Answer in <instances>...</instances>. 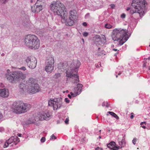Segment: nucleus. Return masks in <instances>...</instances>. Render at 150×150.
Masks as SVG:
<instances>
[{
    "label": "nucleus",
    "mask_w": 150,
    "mask_h": 150,
    "mask_svg": "<svg viewBox=\"0 0 150 150\" xmlns=\"http://www.w3.org/2000/svg\"><path fill=\"white\" fill-rule=\"evenodd\" d=\"M65 101L67 103H69V102L70 100L67 98H65Z\"/></svg>",
    "instance_id": "37"
},
{
    "label": "nucleus",
    "mask_w": 150,
    "mask_h": 150,
    "mask_svg": "<svg viewBox=\"0 0 150 150\" xmlns=\"http://www.w3.org/2000/svg\"><path fill=\"white\" fill-rule=\"evenodd\" d=\"M70 94V95L71 96H72L73 97H75V96H74L76 94L75 93H74L72 92H71Z\"/></svg>",
    "instance_id": "45"
},
{
    "label": "nucleus",
    "mask_w": 150,
    "mask_h": 150,
    "mask_svg": "<svg viewBox=\"0 0 150 150\" xmlns=\"http://www.w3.org/2000/svg\"><path fill=\"white\" fill-rule=\"evenodd\" d=\"M40 117L41 119L46 120H49L51 118V116L50 113L47 111L43 112L41 114Z\"/></svg>",
    "instance_id": "17"
},
{
    "label": "nucleus",
    "mask_w": 150,
    "mask_h": 150,
    "mask_svg": "<svg viewBox=\"0 0 150 150\" xmlns=\"http://www.w3.org/2000/svg\"><path fill=\"white\" fill-rule=\"evenodd\" d=\"M110 7L112 9L114 8L115 6V5L113 4H111L110 5Z\"/></svg>",
    "instance_id": "36"
},
{
    "label": "nucleus",
    "mask_w": 150,
    "mask_h": 150,
    "mask_svg": "<svg viewBox=\"0 0 150 150\" xmlns=\"http://www.w3.org/2000/svg\"><path fill=\"white\" fill-rule=\"evenodd\" d=\"M82 40H83V41H84V40H83V39H82Z\"/></svg>",
    "instance_id": "63"
},
{
    "label": "nucleus",
    "mask_w": 150,
    "mask_h": 150,
    "mask_svg": "<svg viewBox=\"0 0 150 150\" xmlns=\"http://www.w3.org/2000/svg\"><path fill=\"white\" fill-rule=\"evenodd\" d=\"M40 90V86L37 83L33 86H28V91L29 93L33 94L39 92Z\"/></svg>",
    "instance_id": "12"
},
{
    "label": "nucleus",
    "mask_w": 150,
    "mask_h": 150,
    "mask_svg": "<svg viewBox=\"0 0 150 150\" xmlns=\"http://www.w3.org/2000/svg\"><path fill=\"white\" fill-rule=\"evenodd\" d=\"M116 144L115 142L113 141L111 142L110 143L107 144L108 148L111 149L113 150H118L119 149L120 146H116Z\"/></svg>",
    "instance_id": "14"
},
{
    "label": "nucleus",
    "mask_w": 150,
    "mask_h": 150,
    "mask_svg": "<svg viewBox=\"0 0 150 150\" xmlns=\"http://www.w3.org/2000/svg\"><path fill=\"white\" fill-rule=\"evenodd\" d=\"M101 131V130L99 131V132H100Z\"/></svg>",
    "instance_id": "64"
},
{
    "label": "nucleus",
    "mask_w": 150,
    "mask_h": 150,
    "mask_svg": "<svg viewBox=\"0 0 150 150\" xmlns=\"http://www.w3.org/2000/svg\"><path fill=\"white\" fill-rule=\"evenodd\" d=\"M33 0H31L30 1V3H33Z\"/></svg>",
    "instance_id": "54"
},
{
    "label": "nucleus",
    "mask_w": 150,
    "mask_h": 150,
    "mask_svg": "<svg viewBox=\"0 0 150 150\" xmlns=\"http://www.w3.org/2000/svg\"><path fill=\"white\" fill-rule=\"evenodd\" d=\"M117 76H118L117 75H116V77L117 78Z\"/></svg>",
    "instance_id": "61"
},
{
    "label": "nucleus",
    "mask_w": 150,
    "mask_h": 150,
    "mask_svg": "<svg viewBox=\"0 0 150 150\" xmlns=\"http://www.w3.org/2000/svg\"><path fill=\"white\" fill-rule=\"evenodd\" d=\"M19 139L16 136L11 137L5 142L3 147L4 148L7 147L8 146L12 147L13 149H15L19 147L18 145L20 142Z\"/></svg>",
    "instance_id": "8"
},
{
    "label": "nucleus",
    "mask_w": 150,
    "mask_h": 150,
    "mask_svg": "<svg viewBox=\"0 0 150 150\" xmlns=\"http://www.w3.org/2000/svg\"><path fill=\"white\" fill-rule=\"evenodd\" d=\"M104 27L107 29H111L112 28L114 27L112 24L108 23L105 24Z\"/></svg>",
    "instance_id": "22"
},
{
    "label": "nucleus",
    "mask_w": 150,
    "mask_h": 150,
    "mask_svg": "<svg viewBox=\"0 0 150 150\" xmlns=\"http://www.w3.org/2000/svg\"><path fill=\"white\" fill-rule=\"evenodd\" d=\"M147 4V2L145 0H133L132 5L134 9L130 10V14H133L137 13L139 15H140L141 13L144 12L146 6Z\"/></svg>",
    "instance_id": "4"
},
{
    "label": "nucleus",
    "mask_w": 150,
    "mask_h": 150,
    "mask_svg": "<svg viewBox=\"0 0 150 150\" xmlns=\"http://www.w3.org/2000/svg\"><path fill=\"white\" fill-rule=\"evenodd\" d=\"M21 134L19 135L18 136L19 137H21Z\"/></svg>",
    "instance_id": "57"
},
{
    "label": "nucleus",
    "mask_w": 150,
    "mask_h": 150,
    "mask_svg": "<svg viewBox=\"0 0 150 150\" xmlns=\"http://www.w3.org/2000/svg\"><path fill=\"white\" fill-rule=\"evenodd\" d=\"M3 115L0 112V120L2 118Z\"/></svg>",
    "instance_id": "48"
},
{
    "label": "nucleus",
    "mask_w": 150,
    "mask_h": 150,
    "mask_svg": "<svg viewBox=\"0 0 150 150\" xmlns=\"http://www.w3.org/2000/svg\"><path fill=\"white\" fill-rule=\"evenodd\" d=\"M144 124H145V125H146V123L145 122H142L140 123V125H142Z\"/></svg>",
    "instance_id": "46"
},
{
    "label": "nucleus",
    "mask_w": 150,
    "mask_h": 150,
    "mask_svg": "<svg viewBox=\"0 0 150 150\" xmlns=\"http://www.w3.org/2000/svg\"><path fill=\"white\" fill-rule=\"evenodd\" d=\"M19 69L23 71H25L26 70V68L25 67H23Z\"/></svg>",
    "instance_id": "40"
},
{
    "label": "nucleus",
    "mask_w": 150,
    "mask_h": 150,
    "mask_svg": "<svg viewBox=\"0 0 150 150\" xmlns=\"http://www.w3.org/2000/svg\"><path fill=\"white\" fill-rule=\"evenodd\" d=\"M51 9L55 15L60 16L61 18V21L65 23L67 25L72 26L77 20L78 16L76 10H73L69 12V16L67 18L66 9L64 4L59 1H53L50 5Z\"/></svg>",
    "instance_id": "1"
},
{
    "label": "nucleus",
    "mask_w": 150,
    "mask_h": 150,
    "mask_svg": "<svg viewBox=\"0 0 150 150\" xmlns=\"http://www.w3.org/2000/svg\"><path fill=\"white\" fill-rule=\"evenodd\" d=\"M6 74V78L10 83H13L16 79L25 78V75L20 71H10V70L7 69Z\"/></svg>",
    "instance_id": "6"
},
{
    "label": "nucleus",
    "mask_w": 150,
    "mask_h": 150,
    "mask_svg": "<svg viewBox=\"0 0 150 150\" xmlns=\"http://www.w3.org/2000/svg\"><path fill=\"white\" fill-rule=\"evenodd\" d=\"M68 96L70 99L71 98V96L70 94H68Z\"/></svg>",
    "instance_id": "49"
},
{
    "label": "nucleus",
    "mask_w": 150,
    "mask_h": 150,
    "mask_svg": "<svg viewBox=\"0 0 150 150\" xmlns=\"http://www.w3.org/2000/svg\"><path fill=\"white\" fill-rule=\"evenodd\" d=\"M129 37H126L125 36L124 37H123L120 40H119L117 41L119 42L118 45L120 46H121L129 38Z\"/></svg>",
    "instance_id": "19"
},
{
    "label": "nucleus",
    "mask_w": 150,
    "mask_h": 150,
    "mask_svg": "<svg viewBox=\"0 0 150 150\" xmlns=\"http://www.w3.org/2000/svg\"><path fill=\"white\" fill-rule=\"evenodd\" d=\"M45 137H42L40 139V141L41 142H45Z\"/></svg>",
    "instance_id": "30"
},
{
    "label": "nucleus",
    "mask_w": 150,
    "mask_h": 150,
    "mask_svg": "<svg viewBox=\"0 0 150 150\" xmlns=\"http://www.w3.org/2000/svg\"><path fill=\"white\" fill-rule=\"evenodd\" d=\"M99 137L100 138H101V136H99Z\"/></svg>",
    "instance_id": "59"
},
{
    "label": "nucleus",
    "mask_w": 150,
    "mask_h": 150,
    "mask_svg": "<svg viewBox=\"0 0 150 150\" xmlns=\"http://www.w3.org/2000/svg\"><path fill=\"white\" fill-rule=\"evenodd\" d=\"M42 5V4H36L34 6L31 7L32 11L34 13H38L43 9Z\"/></svg>",
    "instance_id": "13"
},
{
    "label": "nucleus",
    "mask_w": 150,
    "mask_h": 150,
    "mask_svg": "<svg viewBox=\"0 0 150 150\" xmlns=\"http://www.w3.org/2000/svg\"><path fill=\"white\" fill-rule=\"evenodd\" d=\"M125 142L124 139L123 140V139H122V141H121V142H120L119 143V144L121 145H125Z\"/></svg>",
    "instance_id": "29"
},
{
    "label": "nucleus",
    "mask_w": 150,
    "mask_h": 150,
    "mask_svg": "<svg viewBox=\"0 0 150 150\" xmlns=\"http://www.w3.org/2000/svg\"><path fill=\"white\" fill-rule=\"evenodd\" d=\"M62 99L61 98L50 99L48 101V105L52 106L54 110L60 108L62 106Z\"/></svg>",
    "instance_id": "9"
},
{
    "label": "nucleus",
    "mask_w": 150,
    "mask_h": 150,
    "mask_svg": "<svg viewBox=\"0 0 150 150\" xmlns=\"http://www.w3.org/2000/svg\"><path fill=\"white\" fill-rule=\"evenodd\" d=\"M73 149H73V148H72V149H71V150H73Z\"/></svg>",
    "instance_id": "62"
},
{
    "label": "nucleus",
    "mask_w": 150,
    "mask_h": 150,
    "mask_svg": "<svg viewBox=\"0 0 150 150\" xmlns=\"http://www.w3.org/2000/svg\"><path fill=\"white\" fill-rule=\"evenodd\" d=\"M90 16V13H87L85 16V18H88Z\"/></svg>",
    "instance_id": "38"
},
{
    "label": "nucleus",
    "mask_w": 150,
    "mask_h": 150,
    "mask_svg": "<svg viewBox=\"0 0 150 150\" xmlns=\"http://www.w3.org/2000/svg\"><path fill=\"white\" fill-rule=\"evenodd\" d=\"M80 65V62L77 60L74 63H71V66L69 67L66 71V76L72 78L71 82L73 83H76L79 82V76L77 73Z\"/></svg>",
    "instance_id": "2"
},
{
    "label": "nucleus",
    "mask_w": 150,
    "mask_h": 150,
    "mask_svg": "<svg viewBox=\"0 0 150 150\" xmlns=\"http://www.w3.org/2000/svg\"><path fill=\"white\" fill-rule=\"evenodd\" d=\"M45 0H37L36 4H43L44 3Z\"/></svg>",
    "instance_id": "24"
},
{
    "label": "nucleus",
    "mask_w": 150,
    "mask_h": 150,
    "mask_svg": "<svg viewBox=\"0 0 150 150\" xmlns=\"http://www.w3.org/2000/svg\"><path fill=\"white\" fill-rule=\"evenodd\" d=\"M137 139L135 138H134L132 141V142L135 145L136 144V140H137Z\"/></svg>",
    "instance_id": "32"
},
{
    "label": "nucleus",
    "mask_w": 150,
    "mask_h": 150,
    "mask_svg": "<svg viewBox=\"0 0 150 150\" xmlns=\"http://www.w3.org/2000/svg\"><path fill=\"white\" fill-rule=\"evenodd\" d=\"M82 84L80 83L77 84V87L74 88V93H75L76 94L74 96H76L81 93L82 90Z\"/></svg>",
    "instance_id": "15"
},
{
    "label": "nucleus",
    "mask_w": 150,
    "mask_h": 150,
    "mask_svg": "<svg viewBox=\"0 0 150 150\" xmlns=\"http://www.w3.org/2000/svg\"><path fill=\"white\" fill-rule=\"evenodd\" d=\"M25 84L23 83H20L19 85V87L20 88L22 89L23 90H24V89L25 88Z\"/></svg>",
    "instance_id": "23"
},
{
    "label": "nucleus",
    "mask_w": 150,
    "mask_h": 150,
    "mask_svg": "<svg viewBox=\"0 0 150 150\" xmlns=\"http://www.w3.org/2000/svg\"><path fill=\"white\" fill-rule=\"evenodd\" d=\"M60 64H61L62 67V68L63 69H64L65 70L66 69L65 66L66 67L67 64L66 63H61Z\"/></svg>",
    "instance_id": "26"
},
{
    "label": "nucleus",
    "mask_w": 150,
    "mask_h": 150,
    "mask_svg": "<svg viewBox=\"0 0 150 150\" xmlns=\"http://www.w3.org/2000/svg\"><path fill=\"white\" fill-rule=\"evenodd\" d=\"M130 8L129 7H128V8H127L126 9V10L127 11H129V10H130Z\"/></svg>",
    "instance_id": "50"
},
{
    "label": "nucleus",
    "mask_w": 150,
    "mask_h": 150,
    "mask_svg": "<svg viewBox=\"0 0 150 150\" xmlns=\"http://www.w3.org/2000/svg\"><path fill=\"white\" fill-rule=\"evenodd\" d=\"M126 15L125 13H122V14L121 15V17L122 18H125Z\"/></svg>",
    "instance_id": "34"
},
{
    "label": "nucleus",
    "mask_w": 150,
    "mask_h": 150,
    "mask_svg": "<svg viewBox=\"0 0 150 150\" xmlns=\"http://www.w3.org/2000/svg\"><path fill=\"white\" fill-rule=\"evenodd\" d=\"M110 105L109 103H108L107 102V103H106V107L107 108H108L110 107Z\"/></svg>",
    "instance_id": "47"
},
{
    "label": "nucleus",
    "mask_w": 150,
    "mask_h": 150,
    "mask_svg": "<svg viewBox=\"0 0 150 150\" xmlns=\"http://www.w3.org/2000/svg\"><path fill=\"white\" fill-rule=\"evenodd\" d=\"M69 120L68 118H66L65 120L64 121V122L65 124H69Z\"/></svg>",
    "instance_id": "33"
},
{
    "label": "nucleus",
    "mask_w": 150,
    "mask_h": 150,
    "mask_svg": "<svg viewBox=\"0 0 150 150\" xmlns=\"http://www.w3.org/2000/svg\"><path fill=\"white\" fill-rule=\"evenodd\" d=\"M148 69L149 70H150V67H148Z\"/></svg>",
    "instance_id": "53"
},
{
    "label": "nucleus",
    "mask_w": 150,
    "mask_h": 150,
    "mask_svg": "<svg viewBox=\"0 0 150 150\" xmlns=\"http://www.w3.org/2000/svg\"><path fill=\"white\" fill-rule=\"evenodd\" d=\"M54 59L53 57H51L47 60L45 70L48 73H50L54 70Z\"/></svg>",
    "instance_id": "10"
},
{
    "label": "nucleus",
    "mask_w": 150,
    "mask_h": 150,
    "mask_svg": "<svg viewBox=\"0 0 150 150\" xmlns=\"http://www.w3.org/2000/svg\"><path fill=\"white\" fill-rule=\"evenodd\" d=\"M120 74H120V73H119L118 74V75H120Z\"/></svg>",
    "instance_id": "58"
},
{
    "label": "nucleus",
    "mask_w": 150,
    "mask_h": 150,
    "mask_svg": "<svg viewBox=\"0 0 150 150\" xmlns=\"http://www.w3.org/2000/svg\"><path fill=\"white\" fill-rule=\"evenodd\" d=\"M4 128L2 127H0V132H1L4 131Z\"/></svg>",
    "instance_id": "41"
},
{
    "label": "nucleus",
    "mask_w": 150,
    "mask_h": 150,
    "mask_svg": "<svg viewBox=\"0 0 150 150\" xmlns=\"http://www.w3.org/2000/svg\"><path fill=\"white\" fill-rule=\"evenodd\" d=\"M9 96L8 89L4 88L0 90V96L3 98L7 97Z\"/></svg>",
    "instance_id": "16"
},
{
    "label": "nucleus",
    "mask_w": 150,
    "mask_h": 150,
    "mask_svg": "<svg viewBox=\"0 0 150 150\" xmlns=\"http://www.w3.org/2000/svg\"><path fill=\"white\" fill-rule=\"evenodd\" d=\"M57 139V137L54 136V134H52L51 136L50 139V140L55 139Z\"/></svg>",
    "instance_id": "28"
},
{
    "label": "nucleus",
    "mask_w": 150,
    "mask_h": 150,
    "mask_svg": "<svg viewBox=\"0 0 150 150\" xmlns=\"http://www.w3.org/2000/svg\"><path fill=\"white\" fill-rule=\"evenodd\" d=\"M119 53V50H118V51H117V52L115 54H114V56L116 57L117 56V54H118Z\"/></svg>",
    "instance_id": "44"
},
{
    "label": "nucleus",
    "mask_w": 150,
    "mask_h": 150,
    "mask_svg": "<svg viewBox=\"0 0 150 150\" xmlns=\"http://www.w3.org/2000/svg\"><path fill=\"white\" fill-rule=\"evenodd\" d=\"M112 33V37L114 41H118L125 36L129 37L127 34V30L126 29L115 28L113 30Z\"/></svg>",
    "instance_id": "7"
},
{
    "label": "nucleus",
    "mask_w": 150,
    "mask_h": 150,
    "mask_svg": "<svg viewBox=\"0 0 150 150\" xmlns=\"http://www.w3.org/2000/svg\"><path fill=\"white\" fill-rule=\"evenodd\" d=\"M61 76L60 74L59 73H57L56 74L53 76V78L55 79H58Z\"/></svg>",
    "instance_id": "25"
},
{
    "label": "nucleus",
    "mask_w": 150,
    "mask_h": 150,
    "mask_svg": "<svg viewBox=\"0 0 150 150\" xmlns=\"http://www.w3.org/2000/svg\"><path fill=\"white\" fill-rule=\"evenodd\" d=\"M25 62L27 66L31 69H34L35 68L37 63L36 58L33 56L27 57L25 59Z\"/></svg>",
    "instance_id": "11"
},
{
    "label": "nucleus",
    "mask_w": 150,
    "mask_h": 150,
    "mask_svg": "<svg viewBox=\"0 0 150 150\" xmlns=\"http://www.w3.org/2000/svg\"><path fill=\"white\" fill-rule=\"evenodd\" d=\"M147 59H146V58H144V60H145V61H144V64L143 65V67L144 69V68H146V60Z\"/></svg>",
    "instance_id": "27"
},
{
    "label": "nucleus",
    "mask_w": 150,
    "mask_h": 150,
    "mask_svg": "<svg viewBox=\"0 0 150 150\" xmlns=\"http://www.w3.org/2000/svg\"><path fill=\"white\" fill-rule=\"evenodd\" d=\"M133 114H134L132 112L131 113V115L130 116V118L131 119H133L134 117Z\"/></svg>",
    "instance_id": "42"
},
{
    "label": "nucleus",
    "mask_w": 150,
    "mask_h": 150,
    "mask_svg": "<svg viewBox=\"0 0 150 150\" xmlns=\"http://www.w3.org/2000/svg\"><path fill=\"white\" fill-rule=\"evenodd\" d=\"M106 103H107V101H106H106H104V102H103V103H102V106L103 107H104L105 106H106Z\"/></svg>",
    "instance_id": "35"
},
{
    "label": "nucleus",
    "mask_w": 150,
    "mask_h": 150,
    "mask_svg": "<svg viewBox=\"0 0 150 150\" xmlns=\"http://www.w3.org/2000/svg\"><path fill=\"white\" fill-rule=\"evenodd\" d=\"M147 59H148L149 60H150V57H149Z\"/></svg>",
    "instance_id": "56"
},
{
    "label": "nucleus",
    "mask_w": 150,
    "mask_h": 150,
    "mask_svg": "<svg viewBox=\"0 0 150 150\" xmlns=\"http://www.w3.org/2000/svg\"><path fill=\"white\" fill-rule=\"evenodd\" d=\"M24 42L26 46L31 49H38L40 46V40L35 35H29L25 36Z\"/></svg>",
    "instance_id": "5"
},
{
    "label": "nucleus",
    "mask_w": 150,
    "mask_h": 150,
    "mask_svg": "<svg viewBox=\"0 0 150 150\" xmlns=\"http://www.w3.org/2000/svg\"><path fill=\"white\" fill-rule=\"evenodd\" d=\"M97 119H98V117H97Z\"/></svg>",
    "instance_id": "60"
},
{
    "label": "nucleus",
    "mask_w": 150,
    "mask_h": 150,
    "mask_svg": "<svg viewBox=\"0 0 150 150\" xmlns=\"http://www.w3.org/2000/svg\"><path fill=\"white\" fill-rule=\"evenodd\" d=\"M112 50L113 51H118V50H117V49H112Z\"/></svg>",
    "instance_id": "51"
},
{
    "label": "nucleus",
    "mask_w": 150,
    "mask_h": 150,
    "mask_svg": "<svg viewBox=\"0 0 150 150\" xmlns=\"http://www.w3.org/2000/svg\"><path fill=\"white\" fill-rule=\"evenodd\" d=\"M27 83L28 86H33L37 84L36 80L32 78H30L28 81Z\"/></svg>",
    "instance_id": "18"
},
{
    "label": "nucleus",
    "mask_w": 150,
    "mask_h": 150,
    "mask_svg": "<svg viewBox=\"0 0 150 150\" xmlns=\"http://www.w3.org/2000/svg\"><path fill=\"white\" fill-rule=\"evenodd\" d=\"M31 108V106L29 104L24 103L21 101L14 102L12 106L13 112L17 114L26 112Z\"/></svg>",
    "instance_id": "3"
},
{
    "label": "nucleus",
    "mask_w": 150,
    "mask_h": 150,
    "mask_svg": "<svg viewBox=\"0 0 150 150\" xmlns=\"http://www.w3.org/2000/svg\"><path fill=\"white\" fill-rule=\"evenodd\" d=\"M2 147H1V146L0 145V150H2Z\"/></svg>",
    "instance_id": "55"
},
{
    "label": "nucleus",
    "mask_w": 150,
    "mask_h": 150,
    "mask_svg": "<svg viewBox=\"0 0 150 150\" xmlns=\"http://www.w3.org/2000/svg\"><path fill=\"white\" fill-rule=\"evenodd\" d=\"M82 24L84 26H86L87 25V23L86 22H84Z\"/></svg>",
    "instance_id": "43"
},
{
    "label": "nucleus",
    "mask_w": 150,
    "mask_h": 150,
    "mask_svg": "<svg viewBox=\"0 0 150 150\" xmlns=\"http://www.w3.org/2000/svg\"><path fill=\"white\" fill-rule=\"evenodd\" d=\"M88 33L86 32H84L83 34V36L85 37H87L88 36Z\"/></svg>",
    "instance_id": "31"
},
{
    "label": "nucleus",
    "mask_w": 150,
    "mask_h": 150,
    "mask_svg": "<svg viewBox=\"0 0 150 150\" xmlns=\"http://www.w3.org/2000/svg\"><path fill=\"white\" fill-rule=\"evenodd\" d=\"M108 113L110 114L111 115L113 116V117L116 118L117 119H118L119 118L118 116L114 112H112L109 111Z\"/></svg>",
    "instance_id": "21"
},
{
    "label": "nucleus",
    "mask_w": 150,
    "mask_h": 150,
    "mask_svg": "<svg viewBox=\"0 0 150 150\" xmlns=\"http://www.w3.org/2000/svg\"><path fill=\"white\" fill-rule=\"evenodd\" d=\"M142 127L144 129H145V128H146V127H145V126H144V125L142 126Z\"/></svg>",
    "instance_id": "52"
},
{
    "label": "nucleus",
    "mask_w": 150,
    "mask_h": 150,
    "mask_svg": "<svg viewBox=\"0 0 150 150\" xmlns=\"http://www.w3.org/2000/svg\"><path fill=\"white\" fill-rule=\"evenodd\" d=\"M95 150H103L102 148H100L99 147H97L96 148Z\"/></svg>",
    "instance_id": "39"
},
{
    "label": "nucleus",
    "mask_w": 150,
    "mask_h": 150,
    "mask_svg": "<svg viewBox=\"0 0 150 150\" xmlns=\"http://www.w3.org/2000/svg\"><path fill=\"white\" fill-rule=\"evenodd\" d=\"M95 38V40L96 42H98L100 41H101L102 40H103V42H104L105 40V38L104 37L101 38L99 35H96Z\"/></svg>",
    "instance_id": "20"
}]
</instances>
